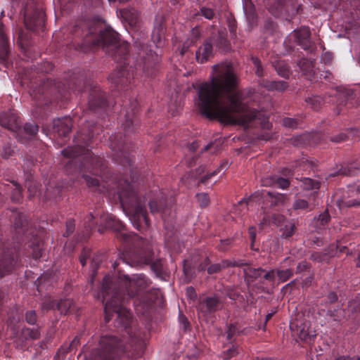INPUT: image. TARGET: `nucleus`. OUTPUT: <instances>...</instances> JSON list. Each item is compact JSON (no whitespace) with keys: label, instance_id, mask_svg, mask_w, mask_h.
<instances>
[{"label":"nucleus","instance_id":"obj_1","mask_svg":"<svg viewBox=\"0 0 360 360\" xmlns=\"http://www.w3.org/2000/svg\"><path fill=\"white\" fill-rule=\"evenodd\" d=\"M126 108L124 121L122 126L124 135L120 133L109 137V147L112 151V160L122 165L131 174V181L121 176H114L110 173L105 160L95 155L88 148L92 139L99 134L102 128L98 124L88 123L77 132L74 146H68L61 153L63 163L68 174H82L86 186L93 191L117 197L123 210L129 215L133 226L139 231L148 228L150 219L146 208V197H141L134 188L136 172L130 155V146L127 136L135 133L140 127L138 116L139 103L136 99H129Z\"/></svg>","mask_w":360,"mask_h":360},{"label":"nucleus","instance_id":"obj_2","mask_svg":"<svg viewBox=\"0 0 360 360\" xmlns=\"http://www.w3.org/2000/svg\"><path fill=\"white\" fill-rule=\"evenodd\" d=\"M72 45L76 50L87 52L92 48L101 46L117 63V69L109 76L112 91H127L136 75L144 73L147 77L155 75L160 58L147 44L139 43L138 57L133 64L127 63L129 44L121 41L120 35L111 27L98 29L96 23L89 19L76 21L72 30Z\"/></svg>","mask_w":360,"mask_h":360},{"label":"nucleus","instance_id":"obj_3","mask_svg":"<svg viewBox=\"0 0 360 360\" xmlns=\"http://www.w3.org/2000/svg\"><path fill=\"white\" fill-rule=\"evenodd\" d=\"M212 68L211 80L194 86L197 91L195 103L200 114L224 124L245 128L259 125L268 129L269 117L264 111L250 106L237 90L238 79L232 67L221 64Z\"/></svg>","mask_w":360,"mask_h":360},{"label":"nucleus","instance_id":"obj_4","mask_svg":"<svg viewBox=\"0 0 360 360\" xmlns=\"http://www.w3.org/2000/svg\"><path fill=\"white\" fill-rule=\"evenodd\" d=\"M53 69V65L44 61L37 67L25 68L21 74L20 81L22 85L29 89V94L33 101L32 114L36 117H44L52 101L60 99L68 100L71 91H90L88 105L91 110L105 111L109 106L105 93L101 87L93 82L82 78H71L67 84L49 80L44 73H49Z\"/></svg>","mask_w":360,"mask_h":360},{"label":"nucleus","instance_id":"obj_5","mask_svg":"<svg viewBox=\"0 0 360 360\" xmlns=\"http://www.w3.org/2000/svg\"><path fill=\"white\" fill-rule=\"evenodd\" d=\"M150 283V280L142 274L133 275L130 278L117 269V275L114 277L106 274L101 288L105 322L108 323L115 314V327L124 330L129 338H133L132 315L126 304L138 295L139 292L149 287Z\"/></svg>","mask_w":360,"mask_h":360},{"label":"nucleus","instance_id":"obj_6","mask_svg":"<svg viewBox=\"0 0 360 360\" xmlns=\"http://www.w3.org/2000/svg\"><path fill=\"white\" fill-rule=\"evenodd\" d=\"M136 236V237L131 242L124 243L126 246H129V250H126L125 254L112 264L113 269L116 270L120 262L131 266L150 264L151 270L156 276L166 281L169 276V272L165 266V261L161 258L155 259L150 241L140 238L137 234Z\"/></svg>","mask_w":360,"mask_h":360},{"label":"nucleus","instance_id":"obj_7","mask_svg":"<svg viewBox=\"0 0 360 360\" xmlns=\"http://www.w3.org/2000/svg\"><path fill=\"white\" fill-rule=\"evenodd\" d=\"M84 226L91 231L98 227L100 233H103L106 229H112L116 233V237L123 243H128L134 240L136 235L127 232L125 225L117 217L108 212H103L100 215L99 221H95V216L89 213L84 219Z\"/></svg>","mask_w":360,"mask_h":360},{"label":"nucleus","instance_id":"obj_8","mask_svg":"<svg viewBox=\"0 0 360 360\" xmlns=\"http://www.w3.org/2000/svg\"><path fill=\"white\" fill-rule=\"evenodd\" d=\"M94 360H124L129 353L125 351L124 342L115 335H106L101 338L98 348L93 353Z\"/></svg>","mask_w":360,"mask_h":360},{"label":"nucleus","instance_id":"obj_9","mask_svg":"<svg viewBox=\"0 0 360 360\" xmlns=\"http://www.w3.org/2000/svg\"><path fill=\"white\" fill-rule=\"evenodd\" d=\"M0 126L13 132L19 142L26 141V139L21 136V121L16 112L8 110L0 112Z\"/></svg>","mask_w":360,"mask_h":360},{"label":"nucleus","instance_id":"obj_10","mask_svg":"<svg viewBox=\"0 0 360 360\" xmlns=\"http://www.w3.org/2000/svg\"><path fill=\"white\" fill-rule=\"evenodd\" d=\"M292 335L304 342L313 341L316 337V330L311 328L310 322L305 319H296L290 322Z\"/></svg>","mask_w":360,"mask_h":360},{"label":"nucleus","instance_id":"obj_11","mask_svg":"<svg viewBox=\"0 0 360 360\" xmlns=\"http://www.w3.org/2000/svg\"><path fill=\"white\" fill-rule=\"evenodd\" d=\"M223 303L217 295L202 296L198 300L196 309L198 313L205 318L211 316L221 309Z\"/></svg>","mask_w":360,"mask_h":360},{"label":"nucleus","instance_id":"obj_12","mask_svg":"<svg viewBox=\"0 0 360 360\" xmlns=\"http://www.w3.org/2000/svg\"><path fill=\"white\" fill-rule=\"evenodd\" d=\"M24 22L26 28L32 32L43 29L45 19L41 8L37 7L32 12H30L28 5H27L24 11Z\"/></svg>","mask_w":360,"mask_h":360},{"label":"nucleus","instance_id":"obj_13","mask_svg":"<svg viewBox=\"0 0 360 360\" xmlns=\"http://www.w3.org/2000/svg\"><path fill=\"white\" fill-rule=\"evenodd\" d=\"M148 198V205L150 212L153 214H161L162 217H164L168 210L169 204L167 202L165 193L162 191H153L149 195Z\"/></svg>","mask_w":360,"mask_h":360},{"label":"nucleus","instance_id":"obj_14","mask_svg":"<svg viewBox=\"0 0 360 360\" xmlns=\"http://www.w3.org/2000/svg\"><path fill=\"white\" fill-rule=\"evenodd\" d=\"M260 200L262 201L263 204H266V206L271 207L283 204L285 200V195L273 191L262 190L261 191L255 193V194L250 198L248 203L251 201Z\"/></svg>","mask_w":360,"mask_h":360},{"label":"nucleus","instance_id":"obj_15","mask_svg":"<svg viewBox=\"0 0 360 360\" xmlns=\"http://www.w3.org/2000/svg\"><path fill=\"white\" fill-rule=\"evenodd\" d=\"M229 167V162L227 160H223L219 166V167L214 170L211 171L207 169L206 166L201 165L198 168L195 172V177L200 178L199 183L202 184H206L208 181L214 176H216L219 174L221 170L226 169Z\"/></svg>","mask_w":360,"mask_h":360},{"label":"nucleus","instance_id":"obj_16","mask_svg":"<svg viewBox=\"0 0 360 360\" xmlns=\"http://www.w3.org/2000/svg\"><path fill=\"white\" fill-rule=\"evenodd\" d=\"M311 32L308 27H302L295 30L290 35L295 41L304 50H311L312 42L310 39Z\"/></svg>","mask_w":360,"mask_h":360},{"label":"nucleus","instance_id":"obj_17","mask_svg":"<svg viewBox=\"0 0 360 360\" xmlns=\"http://www.w3.org/2000/svg\"><path fill=\"white\" fill-rule=\"evenodd\" d=\"M294 265V259L291 257H286L281 266L276 270V276L280 282L288 281L294 274L292 266Z\"/></svg>","mask_w":360,"mask_h":360},{"label":"nucleus","instance_id":"obj_18","mask_svg":"<svg viewBox=\"0 0 360 360\" xmlns=\"http://www.w3.org/2000/svg\"><path fill=\"white\" fill-rule=\"evenodd\" d=\"M54 131L57 132L59 136L67 137L72 127V120L69 117L58 118L53 122Z\"/></svg>","mask_w":360,"mask_h":360},{"label":"nucleus","instance_id":"obj_19","mask_svg":"<svg viewBox=\"0 0 360 360\" xmlns=\"http://www.w3.org/2000/svg\"><path fill=\"white\" fill-rule=\"evenodd\" d=\"M213 56V48L212 39L204 41L195 52L196 60L200 63H204Z\"/></svg>","mask_w":360,"mask_h":360},{"label":"nucleus","instance_id":"obj_20","mask_svg":"<svg viewBox=\"0 0 360 360\" xmlns=\"http://www.w3.org/2000/svg\"><path fill=\"white\" fill-rule=\"evenodd\" d=\"M9 52L8 39L4 33L3 25L0 24V63L5 67L8 65Z\"/></svg>","mask_w":360,"mask_h":360},{"label":"nucleus","instance_id":"obj_21","mask_svg":"<svg viewBox=\"0 0 360 360\" xmlns=\"http://www.w3.org/2000/svg\"><path fill=\"white\" fill-rule=\"evenodd\" d=\"M259 86L266 89L268 91H276L282 92L285 91L288 87V82L281 80H269L266 79H260L259 80Z\"/></svg>","mask_w":360,"mask_h":360},{"label":"nucleus","instance_id":"obj_22","mask_svg":"<svg viewBox=\"0 0 360 360\" xmlns=\"http://www.w3.org/2000/svg\"><path fill=\"white\" fill-rule=\"evenodd\" d=\"M212 42L221 52H227L231 49V44L227 39V33L225 30H219L217 34L213 37Z\"/></svg>","mask_w":360,"mask_h":360},{"label":"nucleus","instance_id":"obj_23","mask_svg":"<svg viewBox=\"0 0 360 360\" xmlns=\"http://www.w3.org/2000/svg\"><path fill=\"white\" fill-rule=\"evenodd\" d=\"M244 278L248 287L255 281L259 279L262 275V269H255L251 266H246L243 269Z\"/></svg>","mask_w":360,"mask_h":360},{"label":"nucleus","instance_id":"obj_24","mask_svg":"<svg viewBox=\"0 0 360 360\" xmlns=\"http://www.w3.org/2000/svg\"><path fill=\"white\" fill-rule=\"evenodd\" d=\"M21 136L24 139H26V141L23 143L25 144L37 135L39 130V127L34 122H27L25 124L22 128L21 127Z\"/></svg>","mask_w":360,"mask_h":360},{"label":"nucleus","instance_id":"obj_25","mask_svg":"<svg viewBox=\"0 0 360 360\" xmlns=\"http://www.w3.org/2000/svg\"><path fill=\"white\" fill-rule=\"evenodd\" d=\"M320 135L319 134H314L313 136L311 134H304L298 136H295L292 139V143L293 145L297 146H304L306 144L311 143V139H315L312 141L313 143H316V141L319 139Z\"/></svg>","mask_w":360,"mask_h":360},{"label":"nucleus","instance_id":"obj_26","mask_svg":"<svg viewBox=\"0 0 360 360\" xmlns=\"http://www.w3.org/2000/svg\"><path fill=\"white\" fill-rule=\"evenodd\" d=\"M75 309V302L71 299H60L56 304V309L61 314H68L72 312Z\"/></svg>","mask_w":360,"mask_h":360},{"label":"nucleus","instance_id":"obj_27","mask_svg":"<svg viewBox=\"0 0 360 360\" xmlns=\"http://www.w3.org/2000/svg\"><path fill=\"white\" fill-rule=\"evenodd\" d=\"M153 302L152 300L148 299L146 300L144 298L143 300H134L133 304L137 313L145 314L150 311Z\"/></svg>","mask_w":360,"mask_h":360},{"label":"nucleus","instance_id":"obj_28","mask_svg":"<svg viewBox=\"0 0 360 360\" xmlns=\"http://www.w3.org/2000/svg\"><path fill=\"white\" fill-rule=\"evenodd\" d=\"M242 331L237 327L236 324H230L226 330V338L229 343H238L237 338Z\"/></svg>","mask_w":360,"mask_h":360},{"label":"nucleus","instance_id":"obj_29","mask_svg":"<svg viewBox=\"0 0 360 360\" xmlns=\"http://www.w3.org/2000/svg\"><path fill=\"white\" fill-rule=\"evenodd\" d=\"M41 336L40 329L25 327L21 330V337L25 340H36Z\"/></svg>","mask_w":360,"mask_h":360},{"label":"nucleus","instance_id":"obj_30","mask_svg":"<svg viewBox=\"0 0 360 360\" xmlns=\"http://www.w3.org/2000/svg\"><path fill=\"white\" fill-rule=\"evenodd\" d=\"M300 181L302 183L300 186L305 191H319L321 187V183L319 181L311 178H302Z\"/></svg>","mask_w":360,"mask_h":360},{"label":"nucleus","instance_id":"obj_31","mask_svg":"<svg viewBox=\"0 0 360 360\" xmlns=\"http://www.w3.org/2000/svg\"><path fill=\"white\" fill-rule=\"evenodd\" d=\"M278 75L283 78H288L290 74L288 63L283 60L277 61L274 64Z\"/></svg>","mask_w":360,"mask_h":360},{"label":"nucleus","instance_id":"obj_32","mask_svg":"<svg viewBox=\"0 0 360 360\" xmlns=\"http://www.w3.org/2000/svg\"><path fill=\"white\" fill-rule=\"evenodd\" d=\"M295 229L296 228L294 223L286 221L280 229L282 232L281 237L285 239L290 238L294 234Z\"/></svg>","mask_w":360,"mask_h":360},{"label":"nucleus","instance_id":"obj_33","mask_svg":"<svg viewBox=\"0 0 360 360\" xmlns=\"http://www.w3.org/2000/svg\"><path fill=\"white\" fill-rule=\"evenodd\" d=\"M298 65L305 74L314 73V62L307 58H302L298 62Z\"/></svg>","mask_w":360,"mask_h":360},{"label":"nucleus","instance_id":"obj_34","mask_svg":"<svg viewBox=\"0 0 360 360\" xmlns=\"http://www.w3.org/2000/svg\"><path fill=\"white\" fill-rule=\"evenodd\" d=\"M307 103L314 110H319L324 103L323 98L319 96H313L306 98Z\"/></svg>","mask_w":360,"mask_h":360},{"label":"nucleus","instance_id":"obj_35","mask_svg":"<svg viewBox=\"0 0 360 360\" xmlns=\"http://www.w3.org/2000/svg\"><path fill=\"white\" fill-rule=\"evenodd\" d=\"M328 315L334 321L340 322L344 318V310L341 307L338 306L336 308H330L328 310Z\"/></svg>","mask_w":360,"mask_h":360},{"label":"nucleus","instance_id":"obj_36","mask_svg":"<svg viewBox=\"0 0 360 360\" xmlns=\"http://www.w3.org/2000/svg\"><path fill=\"white\" fill-rule=\"evenodd\" d=\"M80 345V337L75 336L74 339L71 341V342L67 346L64 345L61 347L60 352L63 354H67L68 352H72L74 350L77 349L78 345Z\"/></svg>","mask_w":360,"mask_h":360},{"label":"nucleus","instance_id":"obj_37","mask_svg":"<svg viewBox=\"0 0 360 360\" xmlns=\"http://www.w3.org/2000/svg\"><path fill=\"white\" fill-rule=\"evenodd\" d=\"M101 257V255H96L91 259V268L92 269V274L91 276V281H90V283L91 285H93V284H94V279L97 274V270H98L99 264L102 260V259Z\"/></svg>","mask_w":360,"mask_h":360},{"label":"nucleus","instance_id":"obj_38","mask_svg":"<svg viewBox=\"0 0 360 360\" xmlns=\"http://www.w3.org/2000/svg\"><path fill=\"white\" fill-rule=\"evenodd\" d=\"M333 255V252H314L311 255V259L317 262H328L329 259Z\"/></svg>","mask_w":360,"mask_h":360},{"label":"nucleus","instance_id":"obj_39","mask_svg":"<svg viewBox=\"0 0 360 360\" xmlns=\"http://www.w3.org/2000/svg\"><path fill=\"white\" fill-rule=\"evenodd\" d=\"M231 346L222 352V358L224 360H229L238 354V344L230 343Z\"/></svg>","mask_w":360,"mask_h":360},{"label":"nucleus","instance_id":"obj_40","mask_svg":"<svg viewBox=\"0 0 360 360\" xmlns=\"http://www.w3.org/2000/svg\"><path fill=\"white\" fill-rule=\"evenodd\" d=\"M12 183L15 188L11 193V200L14 202H20L22 199V188L17 182L13 181Z\"/></svg>","mask_w":360,"mask_h":360},{"label":"nucleus","instance_id":"obj_41","mask_svg":"<svg viewBox=\"0 0 360 360\" xmlns=\"http://www.w3.org/2000/svg\"><path fill=\"white\" fill-rule=\"evenodd\" d=\"M339 251L340 252H346L347 255L350 254L347 250V246H342L340 243V242L338 241V243L336 245L331 244L329 245L327 250H325V252H333V255L332 257H334L337 252Z\"/></svg>","mask_w":360,"mask_h":360},{"label":"nucleus","instance_id":"obj_42","mask_svg":"<svg viewBox=\"0 0 360 360\" xmlns=\"http://www.w3.org/2000/svg\"><path fill=\"white\" fill-rule=\"evenodd\" d=\"M251 61L254 65L255 74L262 78L264 75V70L262 65L261 60L256 56L251 57Z\"/></svg>","mask_w":360,"mask_h":360},{"label":"nucleus","instance_id":"obj_43","mask_svg":"<svg viewBox=\"0 0 360 360\" xmlns=\"http://www.w3.org/2000/svg\"><path fill=\"white\" fill-rule=\"evenodd\" d=\"M58 301L53 300L50 297L44 298L41 303V309L44 311H47L49 310H57L56 304Z\"/></svg>","mask_w":360,"mask_h":360},{"label":"nucleus","instance_id":"obj_44","mask_svg":"<svg viewBox=\"0 0 360 360\" xmlns=\"http://www.w3.org/2000/svg\"><path fill=\"white\" fill-rule=\"evenodd\" d=\"M15 153V146L9 143H6L2 146L1 155L3 158L7 159Z\"/></svg>","mask_w":360,"mask_h":360},{"label":"nucleus","instance_id":"obj_45","mask_svg":"<svg viewBox=\"0 0 360 360\" xmlns=\"http://www.w3.org/2000/svg\"><path fill=\"white\" fill-rule=\"evenodd\" d=\"M196 15H201L208 20H212L215 15V13L212 8L202 6L196 13Z\"/></svg>","mask_w":360,"mask_h":360},{"label":"nucleus","instance_id":"obj_46","mask_svg":"<svg viewBox=\"0 0 360 360\" xmlns=\"http://www.w3.org/2000/svg\"><path fill=\"white\" fill-rule=\"evenodd\" d=\"M300 124V121L298 119L292 117H285L283 119V125L285 127L296 129Z\"/></svg>","mask_w":360,"mask_h":360},{"label":"nucleus","instance_id":"obj_47","mask_svg":"<svg viewBox=\"0 0 360 360\" xmlns=\"http://www.w3.org/2000/svg\"><path fill=\"white\" fill-rule=\"evenodd\" d=\"M179 323L180 328L186 332L191 329V324L187 317L180 311L179 314Z\"/></svg>","mask_w":360,"mask_h":360},{"label":"nucleus","instance_id":"obj_48","mask_svg":"<svg viewBox=\"0 0 360 360\" xmlns=\"http://www.w3.org/2000/svg\"><path fill=\"white\" fill-rule=\"evenodd\" d=\"M20 319V314L18 312L17 309H12L11 312L8 314V323L15 327L18 323Z\"/></svg>","mask_w":360,"mask_h":360},{"label":"nucleus","instance_id":"obj_49","mask_svg":"<svg viewBox=\"0 0 360 360\" xmlns=\"http://www.w3.org/2000/svg\"><path fill=\"white\" fill-rule=\"evenodd\" d=\"M244 9L248 19L249 20L254 21L256 18V15L254 5L252 4V3L250 1L249 3H246Z\"/></svg>","mask_w":360,"mask_h":360},{"label":"nucleus","instance_id":"obj_50","mask_svg":"<svg viewBox=\"0 0 360 360\" xmlns=\"http://www.w3.org/2000/svg\"><path fill=\"white\" fill-rule=\"evenodd\" d=\"M354 131H355V129H351L347 133L342 132L337 136H331L330 141L333 142H335V143L342 142V141L348 139L350 137L351 134L352 133L353 134Z\"/></svg>","mask_w":360,"mask_h":360},{"label":"nucleus","instance_id":"obj_51","mask_svg":"<svg viewBox=\"0 0 360 360\" xmlns=\"http://www.w3.org/2000/svg\"><path fill=\"white\" fill-rule=\"evenodd\" d=\"M224 269V268L222 261L221 263L212 264L210 262L209 264V266L207 267V274L210 275H212L214 274H218Z\"/></svg>","mask_w":360,"mask_h":360},{"label":"nucleus","instance_id":"obj_52","mask_svg":"<svg viewBox=\"0 0 360 360\" xmlns=\"http://www.w3.org/2000/svg\"><path fill=\"white\" fill-rule=\"evenodd\" d=\"M276 277V276L275 269L266 271L265 269H262V277L260 278V282H262V279L267 281L269 282H274Z\"/></svg>","mask_w":360,"mask_h":360},{"label":"nucleus","instance_id":"obj_53","mask_svg":"<svg viewBox=\"0 0 360 360\" xmlns=\"http://www.w3.org/2000/svg\"><path fill=\"white\" fill-rule=\"evenodd\" d=\"M273 181L276 186L282 189H285L290 186V181L285 178L280 176L274 177Z\"/></svg>","mask_w":360,"mask_h":360},{"label":"nucleus","instance_id":"obj_54","mask_svg":"<svg viewBox=\"0 0 360 360\" xmlns=\"http://www.w3.org/2000/svg\"><path fill=\"white\" fill-rule=\"evenodd\" d=\"M270 219H271V224L277 226H282L286 221L285 217L279 214H270Z\"/></svg>","mask_w":360,"mask_h":360},{"label":"nucleus","instance_id":"obj_55","mask_svg":"<svg viewBox=\"0 0 360 360\" xmlns=\"http://www.w3.org/2000/svg\"><path fill=\"white\" fill-rule=\"evenodd\" d=\"M292 207L295 210H311L309 208V202L304 199L296 200L293 203Z\"/></svg>","mask_w":360,"mask_h":360},{"label":"nucleus","instance_id":"obj_56","mask_svg":"<svg viewBox=\"0 0 360 360\" xmlns=\"http://www.w3.org/2000/svg\"><path fill=\"white\" fill-rule=\"evenodd\" d=\"M25 321L30 325H34L37 321V316L34 310L27 311L25 314Z\"/></svg>","mask_w":360,"mask_h":360},{"label":"nucleus","instance_id":"obj_57","mask_svg":"<svg viewBox=\"0 0 360 360\" xmlns=\"http://www.w3.org/2000/svg\"><path fill=\"white\" fill-rule=\"evenodd\" d=\"M196 198L201 207H207L210 203V198L207 193H198Z\"/></svg>","mask_w":360,"mask_h":360},{"label":"nucleus","instance_id":"obj_58","mask_svg":"<svg viewBox=\"0 0 360 360\" xmlns=\"http://www.w3.org/2000/svg\"><path fill=\"white\" fill-rule=\"evenodd\" d=\"M233 238H226L221 240L219 244L217 245V249L219 251L225 252L233 243Z\"/></svg>","mask_w":360,"mask_h":360},{"label":"nucleus","instance_id":"obj_59","mask_svg":"<svg viewBox=\"0 0 360 360\" xmlns=\"http://www.w3.org/2000/svg\"><path fill=\"white\" fill-rule=\"evenodd\" d=\"M91 254V250L87 248H84L79 256V262L81 264L84 266L86 264L87 259L90 257Z\"/></svg>","mask_w":360,"mask_h":360},{"label":"nucleus","instance_id":"obj_60","mask_svg":"<svg viewBox=\"0 0 360 360\" xmlns=\"http://www.w3.org/2000/svg\"><path fill=\"white\" fill-rule=\"evenodd\" d=\"M75 223L73 219H69L66 221V230L63 233L64 237H68L70 236L75 231Z\"/></svg>","mask_w":360,"mask_h":360},{"label":"nucleus","instance_id":"obj_61","mask_svg":"<svg viewBox=\"0 0 360 360\" xmlns=\"http://www.w3.org/2000/svg\"><path fill=\"white\" fill-rule=\"evenodd\" d=\"M271 224V219H270V214H265L259 224V228L260 230H264Z\"/></svg>","mask_w":360,"mask_h":360},{"label":"nucleus","instance_id":"obj_62","mask_svg":"<svg viewBox=\"0 0 360 360\" xmlns=\"http://www.w3.org/2000/svg\"><path fill=\"white\" fill-rule=\"evenodd\" d=\"M314 167V165L313 164V162L311 161H309L307 159L303 158L301 160H299L297 163H296V166L295 167L296 168H298V167H303L302 168V169L303 170H305L306 168L305 167Z\"/></svg>","mask_w":360,"mask_h":360},{"label":"nucleus","instance_id":"obj_63","mask_svg":"<svg viewBox=\"0 0 360 360\" xmlns=\"http://www.w3.org/2000/svg\"><path fill=\"white\" fill-rule=\"evenodd\" d=\"M311 268V265L307 261H302L297 265L296 268V274H300L304 271H307L309 270Z\"/></svg>","mask_w":360,"mask_h":360},{"label":"nucleus","instance_id":"obj_64","mask_svg":"<svg viewBox=\"0 0 360 360\" xmlns=\"http://www.w3.org/2000/svg\"><path fill=\"white\" fill-rule=\"evenodd\" d=\"M193 267L194 266H193L191 261H190L188 259L184 260L183 269H184V274L186 276H189V275H191L193 274V271L192 270H193Z\"/></svg>","mask_w":360,"mask_h":360}]
</instances>
